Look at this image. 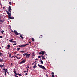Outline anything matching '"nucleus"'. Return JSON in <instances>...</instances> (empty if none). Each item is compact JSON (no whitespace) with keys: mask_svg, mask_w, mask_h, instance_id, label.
<instances>
[{"mask_svg":"<svg viewBox=\"0 0 77 77\" xmlns=\"http://www.w3.org/2000/svg\"><path fill=\"white\" fill-rule=\"evenodd\" d=\"M6 12L8 15V19L9 20H11H11H14V17H11V13H9L8 11H6Z\"/></svg>","mask_w":77,"mask_h":77,"instance_id":"1","label":"nucleus"},{"mask_svg":"<svg viewBox=\"0 0 77 77\" xmlns=\"http://www.w3.org/2000/svg\"><path fill=\"white\" fill-rule=\"evenodd\" d=\"M30 54H27V53H25L23 54V56H26V57L27 58H29L30 57Z\"/></svg>","mask_w":77,"mask_h":77,"instance_id":"2","label":"nucleus"},{"mask_svg":"<svg viewBox=\"0 0 77 77\" xmlns=\"http://www.w3.org/2000/svg\"><path fill=\"white\" fill-rule=\"evenodd\" d=\"M38 66L39 67V68H42V69H44L45 70H46V69H47L46 68H45V67H44V66L42 65L38 64Z\"/></svg>","mask_w":77,"mask_h":77,"instance_id":"3","label":"nucleus"},{"mask_svg":"<svg viewBox=\"0 0 77 77\" xmlns=\"http://www.w3.org/2000/svg\"><path fill=\"white\" fill-rule=\"evenodd\" d=\"M44 53H46L45 52L42 51H41V52H39V54H42V55H44Z\"/></svg>","mask_w":77,"mask_h":77,"instance_id":"4","label":"nucleus"},{"mask_svg":"<svg viewBox=\"0 0 77 77\" xmlns=\"http://www.w3.org/2000/svg\"><path fill=\"white\" fill-rule=\"evenodd\" d=\"M29 45V44H26L22 45H21L20 46H19V47H26V46H27V45Z\"/></svg>","mask_w":77,"mask_h":77,"instance_id":"5","label":"nucleus"},{"mask_svg":"<svg viewBox=\"0 0 77 77\" xmlns=\"http://www.w3.org/2000/svg\"><path fill=\"white\" fill-rule=\"evenodd\" d=\"M17 32H18L16 30H14V33H15V35H18L19 34H20L18 33Z\"/></svg>","mask_w":77,"mask_h":77,"instance_id":"6","label":"nucleus"},{"mask_svg":"<svg viewBox=\"0 0 77 77\" xmlns=\"http://www.w3.org/2000/svg\"><path fill=\"white\" fill-rule=\"evenodd\" d=\"M11 6H9L8 7V11L10 13L11 12Z\"/></svg>","mask_w":77,"mask_h":77,"instance_id":"7","label":"nucleus"},{"mask_svg":"<svg viewBox=\"0 0 77 77\" xmlns=\"http://www.w3.org/2000/svg\"><path fill=\"white\" fill-rule=\"evenodd\" d=\"M26 62V60L25 59H24L22 61H21L20 63V64H22L23 63H24Z\"/></svg>","mask_w":77,"mask_h":77,"instance_id":"8","label":"nucleus"},{"mask_svg":"<svg viewBox=\"0 0 77 77\" xmlns=\"http://www.w3.org/2000/svg\"><path fill=\"white\" fill-rule=\"evenodd\" d=\"M10 45L8 44L7 45V47L8 48H7V50H9V49H10Z\"/></svg>","mask_w":77,"mask_h":77,"instance_id":"9","label":"nucleus"},{"mask_svg":"<svg viewBox=\"0 0 77 77\" xmlns=\"http://www.w3.org/2000/svg\"><path fill=\"white\" fill-rule=\"evenodd\" d=\"M9 41L10 42H15V41H13V39L9 40Z\"/></svg>","mask_w":77,"mask_h":77,"instance_id":"10","label":"nucleus"},{"mask_svg":"<svg viewBox=\"0 0 77 77\" xmlns=\"http://www.w3.org/2000/svg\"><path fill=\"white\" fill-rule=\"evenodd\" d=\"M3 70L4 71H5L4 72H8V69H5V68L3 69Z\"/></svg>","mask_w":77,"mask_h":77,"instance_id":"11","label":"nucleus"},{"mask_svg":"<svg viewBox=\"0 0 77 77\" xmlns=\"http://www.w3.org/2000/svg\"><path fill=\"white\" fill-rule=\"evenodd\" d=\"M36 65H37V63H36L35 64L34 66L33 67V68L35 69V68H36L37 66H36Z\"/></svg>","mask_w":77,"mask_h":77,"instance_id":"12","label":"nucleus"},{"mask_svg":"<svg viewBox=\"0 0 77 77\" xmlns=\"http://www.w3.org/2000/svg\"><path fill=\"white\" fill-rule=\"evenodd\" d=\"M5 66V65L3 64V65H1V64H0V68H3V67H4Z\"/></svg>","mask_w":77,"mask_h":77,"instance_id":"13","label":"nucleus"},{"mask_svg":"<svg viewBox=\"0 0 77 77\" xmlns=\"http://www.w3.org/2000/svg\"><path fill=\"white\" fill-rule=\"evenodd\" d=\"M4 62V60H3V59H0V62Z\"/></svg>","mask_w":77,"mask_h":77,"instance_id":"14","label":"nucleus"},{"mask_svg":"<svg viewBox=\"0 0 77 77\" xmlns=\"http://www.w3.org/2000/svg\"><path fill=\"white\" fill-rule=\"evenodd\" d=\"M13 44L14 45H17V43H16V42L15 41V42H13Z\"/></svg>","mask_w":77,"mask_h":77,"instance_id":"15","label":"nucleus"},{"mask_svg":"<svg viewBox=\"0 0 77 77\" xmlns=\"http://www.w3.org/2000/svg\"><path fill=\"white\" fill-rule=\"evenodd\" d=\"M40 60L41 63H42V64H43V61H42V60L40 59Z\"/></svg>","mask_w":77,"mask_h":77,"instance_id":"16","label":"nucleus"},{"mask_svg":"<svg viewBox=\"0 0 77 77\" xmlns=\"http://www.w3.org/2000/svg\"><path fill=\"white\" fill-rule=\"evenodd\" d=\"M20 38H22V39H24V38L23 37V36H22V35H20Z\"/></svg>","mask_w":77,"mask_h":77,"instance_id":"17","label":"nucleus"},{"mask_svg":"<svg viewBox=\"0 0 77 77\" xmlns=\"http://www.w3.org/2000/svg\"><path fill=\"white\" fill-rule=\"evenodd\" d=\"M36 61H35L34 62H33L32 64V65H34V63H36Z\"/></svg>","mask_w":77,"mask_h":77,"instance_id":"18","label":"nucleus"},{"mask_svg":"<svg viewBox=\"0 0 77 77\" xmlns=\"http://www.w3.org/2000/svg\"><path fill=\"white\" fill-rule=\"evenodd\" d=\"M20 52H21V53H24L25 52V51H21Z\"/></svg>","mask_w":77,"mask_h":77,"instance_id":"19","label":"nucleus"},{"mask_svg":"<svg viewBox=\"0 0 77 77\" xmlns=\"http://www.w3.org/2000/svg\"><path fill=\"white\" fill-rule=\"evenodd\" d=\"M32 55L33 56H35V54L34 53V52H33L32 53Z\"/></svg>","mask_w":77,"mask_h":77,"instance_id":"20","label":"nucleus"},{"mask_svg":"<svg viewBox=\"0 0 77 77\" xmlns=\"http://www.w3.org/2000/svg\"><path fill=\"white\" fill-rule=\"evenodd\" d=\"M32 41H35V39L33 38H32Z\"/></svg>","mask_w":77,"mask_h":77,"instance_id":"21","label":"nucleus"},{"mask_svg":"<svg viewBox=\"0 0 77 77\" xmlns=\"http://www.w3.org/2000/svg\"><path fill=\"white\" fill-rule=\"evenodd\" d=\"M42 58L43 60L45 59V58L44 57V56L42 57Z\"/></svg>","mask_w":77,"mask_h":77,"instance_id":"22","label":"nucleus"},{"mask_svg":"<svg viewBox=\"0 0 77 77\" xmlns=\"http://www.w3.org/2000/svg\"><path fill=\"white\" fill-rule=\"evenodd\" d=\"M27 74H28L27 73H26L25 74V75L26 76L27 75Z\"/></svg>","mask_w":77,"mask_h":77,"instance_id":"23","label":"nucleus"},{"mask_svg":"<svg viewBox=\"0 0 77 77\" xmlns=\"http://www.w3.org/2000/svg\"><path fill=\"white\" fill-rule=\"evenodd\" d=\"M40 36H41L39 37V38H42V36L41 35H40Z\"/></svg>","mask_w":77,"mask_h":77,"instance_id":"24","label":"nucleus"},{"mask_svg":"<svg viewBox=\"0 0 77 77\" xmlns=\"http://www.w3.org/2000/svg\"><path fill=\"white\" fill-rule=\"evenodd\" d=\"M1 33H4V31H3V30L1 31Z\"/></svg>","mask_w":77,"mask_h":77,"instance_id":"25","label":"nucleus"},{"mask_svg":"<svg viewBox=\"0 0 77 77\" xmlns=\"http://www.w3.org/2000/svg\"><path fill=\"white\" fill-rule=\"evenodd\" d=\"M15 56V57H16V58L17 59H18V57L16 56Z\"/></svg>","mask_w":77,"mask_h":77,"instance_id":"26","label":"nucleus"},{"mask_svg":"<svg viewBox=\"0 0 77 77\" xmlns=\"http://www.w3.org/2000/svg\"><path fill=\"white\" fill-rule=\"evenodd\" d=\"M54 73L53 72H52V75H54Z\"/></svg>","mask_w":77,"mask_h":77,"instance_id":"27","label":"nucleus"},{"mask_svg":"<svg viewBox=\"0 0 77 77\" xmlns=\"http://www.w3.org/2000/svg\"><path fill=\"white\" fill-rule=\"evenodd\" d=\"M9 57H11V53H10V54H9Z\"/></svg>","mask_w":77,"mask_h":77,"instance_id":"28","label":"nucleus"},{"mask_svg":"<svg viewBox=\"0 0 77 77\" xmlns=\"http://www.w3.org/2000/svg\"><path fill=\"white\" fill-rule=\"evenodd\" d=\"M19 76H20V77H21L22 76V75L21 74H19Z\"/></svg>","mask_w":77,"mask_h":77,"instance_id":"29","label":"nucleus"},{"mask_svg":"<svg viewBox=\"0 0 77 77\" xmlns=\"http://www.w3.org/2000/svg\"><path fill=\"white\" fill-rule=\"evenodd\" d=\"M0 22H1V23H3V21H2V20H0Z\"/></svg>","mask_w":77,"mask_h":77,"instance_id":"30","label":"nucleus"},{"mask_svg":"<svg viewBox=\"0 0 77 77\" xmlns=\"http://www.w3.org/2000/svg\"><path fill=\"white\" fill-rule=\"evenodd\" d=\"M20 48H17V50L18 51V50H20Z\"/></svg>","mask_w":77,"mask_h":77,"instance_id":"31","label":"nucleus"},{"mask_svg":"<svg viewBox=\"0 0 77 77\" xmlns=\"http://www.w3.org/2000/svg\"><path fill=\"white\" fill-rule=\"evenodd\" d=\"M2 53L0 52V57L1 56V55H2Z\"/></svg>","mask_w":77,"mask_h":77,"instance_id":"32","label":"nucleus"},{"mask_svg":"<svg viewBox=\"0 0 77 77\" xmlns=\"http://www.w3.org/2000/svg\"><path fill=\"white\" fill-rule=\"evenodd\" d=\"M15 57V56H12L11 57V59H12V58H13V57Z\"/></svg>","mask_w":77,"mask_h":77,"instance_id":"33","label":"nucleus"},{"mask_svg":"<svg viewBox=\"0 0 77 77\" xmlns=\"http://www.w3.org/2000/svg\"><path fill=\"white\" fill-rule=\"evenodd\" d=\"M5 75H6V72H5Z\"/></svg>","mask_w":77,"mask_h":77,"instance_id":"34","label":"nucleus"},{"mask_svg":"<svg viewBox=\"0 0 77 77\" xmlns=\"http://www.w3.org/2000/svg\"><path fill=\"white\" fill-rule=\"evenodd\" d=\"M38 58H41V56H38Z\"/></svg>","mask_w":77,"mask_h":77,"instance_id":"35","label":"nucleus"},{"mask_svg":"<svg viewBox=\"0 0 77 77\" xmlns=\"http://www.w3.org/2000/svg\"><path fill=\"white\" fill-rule=\"evenodd\" d=\"M14 71L15 74L16 73V71H15V70H14Z\"/></svg>","mask_w":77,"mask_h":77,"instance_id":"36","label":"nucleus"},{"mask_svg":"<svg viewBox=\"0 0 77 77\" xmlns=\"http://www.w3.org/2000/svg\"><path fill=\"white\" fill-rule=\"evenodd\" d=\"M9 4L10 5H11V4H12V2H9Z\"/></svg>","mask_w":77,"mask_h":77,"instance_id":"37","label":"nucleus"},{"mask_svg":"<svg viewBox=\"0 0 77 77\" xmlns=\"http://www.w3.org/2000/svg\"><path fill=\"white\" fill-rule=\"evenodd\" d=\"M27 68H30V66H27L26 67L27 69Z\"/></svg>","mask_w":77,"mask_h":77,"instance_id":"38","label":"nucleus"},{"mask_svg":"<svg viewBox=\"0 0 77 77\" xmlns=\"http://www.w3.org/2000/svg\"><path fill=\"white\" fill-rule=\"evenodd\" d=\"M52 77H54V75H52Z\"/></svg>","mask_w":77,"mask_h":77,"instance_id":"39","label":"nucleus"},{"mask_svg":"<svg viewBox=\"0 0 77 77\" xmlns=\"http://www.w3.org/2000/svg\"><path fill=\"white\" fill-rule=\"evenodd\" d=\"M27 72V71H24L23 72L25 73V72Z\"/></svg>","mask_w":77,"mask_h":77,"instance_id":"40","label":"nucleus"},{"mask_svg":"<svg viewBox=\"0 0 77 77\" xmlns=\"http://www.w3.org/2000/svg\"><path fill=\"white\" fill-rule=\"evenodd\" d=\"M28 71H29V69H28L26 71V72H28Z\"/></svg>","mask_w":77,"mask_h":77,"instance_id":"41","label":"nucleus"},{"mask_svg":"<svg viewBox=\"0 0 77 77\" xmlns=\"http://www.w3.org/2000/svg\"><path fill=\"white\" fill-rule=\"evenodd\" d=\"M18 55H20V54H17V56H18Z\"/></svg>","mask_w":77,"mask_h":77,"instance_id":"42","label":"nucleus"},{"mask_svg":"<svg viewBox=\"0 0 77 77\" xmlns=\"http://www.w3.org/2000/svg\"><path fill=\"white\" fill-rule=\"evenodd\" d=\"M40 56H41V57H43L44 56H43V55H41Z\"/></svg>","mask_w":77,"mask_h":77,"instance_id":"43","label":"nucleus"},{"mask_svg":"<svg viewBox=\"0 0 77 77\" xmlns=\"http://www.w3.org/2000/svg\"><path fill=\"white\" fill-rule=\"evenodd\" d=\"M7 73L8 74V75H9V72H7Z\"/></svg>","mask_w":77,"mask_h":77,"instance_id":"44","label":"nucleus"},{"mask_svg":"<svg viewBox=\"0 0 77 77\" xmlns=\"http://www.w3.org/2000/svg\"><path fill=\"white\" fill-rule=\"evenodd\" d=\"M2 38V36H0V38Z\"/></svg>","mask_w":77,"mask_h":77,"instance_id":"45","label":"nucleus"},{"mask_svg":"<svg viewBox=\"0 0 77 77\" xmlns=\"http://www.w3.org/2000/svg\"><path fill=\"white\" fill-rule=\"evenodd\" d=\"M29 42V43L30 44V43H31V42Z\"/></svg>","mask_w":77,"mask_h":77,"instance_id":"46","label":"nucleus"},{"mask_svg":"<svg viewBox=\"0 0 77 77\" xmlns=\"http://www.w3.org/2000/svg\"><path fill=\"white\" fill-rule=\"evenodd\" d=\"M19 74H19V73H17V75H19Z\"/></svg>","mask_w":77,"mask_h":77,"instance_id":"47","label":"nucleus"},{"mask_svg":"<svg viewBox=\"0 0 77 77\" xmlns=\"http://www.w3.org/2000/svg\"><path fill=\"white\" fill-rule=\"evenodd\" d=\"M17 59H20V57H19V58H18Z\"/></svg>","mask_w":77,"mask_h":77,"instance_id":"48","label":"nucleus"},{"mask_svg":"<svg viewBox=\"0 0 77 77\" xmlns=\"http://www.w3.org/2000/svg\"><path fill=\"white\" fill-rule=\"evenodd\" d=\"M18 73H15V75H17Z\"/></svg>","mask_w":77,"mask_h":77,"instance_id":"49","label":"nucleus"},{"mask_svg":"<svg viewBox=\"0 0 77 77\" xmlns=\"http://www.w3.org/2000/svg\"><path fill=\"white\" fill-rule=\"evenodd\" d=\"M13 65V64H12V63H11V65Z\"/></svg>","mask_w":77,"mask_h":77,"instance_id":"50","label":"nucleus"},{"mask_svg":"<svg viewBox=\"0 0 77 77\" xmlns=\"http://www.w3.org/2000/svg\"><path fill=\"white\" fill-rule=\"evenodd\" d=\"M12 32H13V33H14V31H12Z\"/></svg>","mask_w":77,"mask_h":77,"instance_id":"51","label":"nucleus"},{"mask_svg":"<svg viewBox=\"0 0 77 77\" xmlns=\"http://www.w3.org/2000/svg\"><path fill=\"white\" fill-rule=\"evenodd\" d=\"M38 59H35V60H38Z\"/></svg>","mask_w":77,"mask_h":77,"instance_id":"52","label":"nucleus"},{"mask_svg":"<svg viewBox=\"0 0 77 77\" xmlns=\"http://www.w3.org/2000/svg\"><path fill=\"white\" fill-rule=\"evenodd\" d=\"M46 75L47 77H48V75H47V74H46Z\"/></svg>","mask_w":77,"mask_h":77,"instance_id":"53","label":"nucleus"},{"mask_svg":"<svg viewBox=\"0 0 77 77\" xmlns=\"http://www.w3.org/2000/svg\"><path fill=\"white\" fill-rule=\"evenodd\" d=\"M45 53V55H46V56H47V54H46Z\"/></svg>","mask_w":77,"mask_h":77,"instance_id":"54","label":"nucleus"},{"mask_svg":"<svg viewBox=\"0 0 77 77\" xmlns=\"http://www.w3.org/2000/svg\"><path fill=\"white\" fill-rule=\"evenodd\" d=\"M10 27L11 28V26H10Z\"/></svg>","mask_w":77,"mask_h":77,"instance_id":"55","label":"nucleus"},{"mask_svg":"<svg viewBox=\"0 0 77 77\" xmlns=\"http://www.w3.org/2000/svg\"><path fill=\"white\" fill-rule=\"evenodd\" d=\"M0 49H1V47H0Z\"/></svg>","mask_w":77,"mask_h":77,"instance_id":"56","label":"nucleus"},{"mask_svg":"<svg viewBox=\"0 0 77 77\" xmlns=\"http://www.w3.org/2000/svg\"><path fill=\"white\" fill-rule=\"evenodd\" d=\"M0 70H1V69L0 68Z\"/></svg>","mask_w":77,"mask_h":77,"instance_id":"57","label":"nucleus"},{"mask_svg":"<svg viewBox=\"0 0 77 77\" xmlns=\"http://www.w3.org/2000/svg\"><path fill=\"white\" fill-rule=\"evenodd\" d=\"M0 18H1V16H0Z\"/></svg>","mask_w":77,"mask_h":77,"instance_id":"58","label":"nucleus"}]
</instances>
